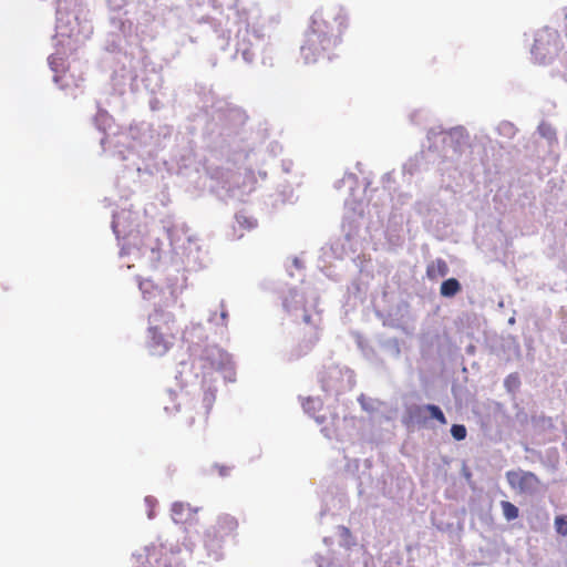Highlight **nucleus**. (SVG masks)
Here are the masks:
<instances>
[{"label": "nucleus", "mask_w": 567, "mask_h": 567, "mask_svg": "<svg viewBox=\"0 0 567 567\" xmlns=\"http://www.w3.org/2000/svg\"><path fill=\"white\" fill-rule=\"evenodd\" d=\"M341 21L333 18L332 21L321 14L312 18L311 27L306 33L300 52L305 63H317L320 60H330L334 49L341 41Z\"/></svg>", "instance_id": "obj_1"}, {"label": "nucleus", "mask_w": 567, "mask_h": 567, "mask_svg": "<svg viewBox=\"0 0 567 567\" xmlns=\"http://www.w3.org/2000/svg\"><path fill=\"white\" fill-rule=\"evenodd\" d=\"M148 348L155 355L165 354L179 332L175 317L163 308H156L148 318Z\"/></svg>", "instance_id": "obj_2"}, {"label": "nucleus", "mask_w": 567, "mask_h": 567, "mask_svg": "<svg viewBox=\"0 0 567 567\" xmlns=\"http://www.w3.org/2000/svg\"><path fill=\"white\" fill-rule=\"evenodd\" d=\"M238 519L230 514H220L216 522L205 532V544L208 547L220 545L237 537Z\"/></svg>", "instance_id": "obj_3"}, {"label": "nucleus", "mask_w": 567, "mask_h": 567, "mask_svg": "<svg viewBox=\"0 0 567 567\" xmlns=\"http://www.w3.org/2000/svg\"><path fill=\"white\" fill-rule=\"evenodd\" d=\"M560 49L559 35L555 31L545 30L535 38L532 54L539 64H545L557 55Z\"/></svg>", "instance_id": "obj_4"}, {"label": "nucleus", "mask_w": 567, "mask_h": 567, "mask_svg": "<svg viewBox=\"0 0 567 567\" xmlns=\"http://www.w3.org/2000/svg\"><path fill=\"white\" fill-rule=\"evenodd\" d=\"M506 480L512 489L518 494L534 495L542 486L538 476L529 471L516 470L506 472Z\"/></svg>", "instance_id": "obj_5"}, {"label": "nucleus", "mask_w": 567, "mask_h": 567, "mask_svg": "<svg viewBox=\"0 0 567 567\" xmlns=\"http://www.w3.org/2000/svg\"><path fill=\"white\" fill-rule=\"evenodd\" d=\"M167 554L162 547H145L132 556L133 567H167Z\"/></svg>", "instance_id": "obj_6"}, {"label": "nucleus", "mask_w": 567, "mask_h": 567, "mask_svg": "<svg viewBox=\"0 0 567 567\" xmlns=\"http://www.w3.org/2000/svg\"><path fill=\"white\" fill-rule=\"evenodd\" d=\"M197 509L192 508L189 504L182 502L174 503L171 508L172 519L176 524H187L194 518Z\"/></svg>", "instance_id": "obj_7"}, {"label": "nucleus", "mask_w": 567, "mask_h": 567, "mask_svg": "<svg viewBox=\"0 0 567 567\" xmlns=\"http://www.w3.org/2000/svg\"><path fill=\"white\" fill-rule=\"evenodd\" d=\"M236 226H234L235 230H239L238 238L244 236V231L252 230L257 227L258 221L251 216H248L246 213L240 212L235 216Z\"/></svg>", "instance_id": "obj_8"}, {"label": "nucleus", "mask_w": 567, "mask_h": 567, "mask_svg": "<svg viewBox=\"0 0 567 567\" xmlns=\"http://www.w3.org/2000/svg\"><path fill=\"white\" fill-rule=\"evenodd\" d=\"M449 274V266L445 260L437 258L431 261L426 267V277L430 280H436Z\"/></svg>", "instance_id": "obj_9"}, {"label": "nucleus", "mask_w": 567, "mask_h": 567, "mask_svg": "<svg viewBox=\"0 0 567 567\" xmlns=\"http://www.w3.org/2000/svg\"><path fill=\"white\" fill-rule=\"evenodd\" d=\"M223 353L217 348H210L205 350V355L200 358L203 361L202 367L203 368H209V369H219L221 365V360L216 361L217 358H221Z\"/></svg>", "instance_id": "obj_10"}, {"label": "nucleus", "mask_w": 567, "mask_h": 567, "mask_svg": "<svg viewBox=\"0 0 567 567\" xmlns=\"http://www.w3.org/2000/svg\"><path fill=\"white\" fill-rule=\"evenodd\" d=\"M461 291V285L457 279L450 278L442 282L440 293L443 297L451 298Z\"/></svg>", "instance_id": "obj_11"}, {"label": "nucleus", "mask_w": 567, "mask_h": 567, "mask_svg": "<svg viewBox=\"0 0 567 567\" xmlns=\"http://www.w3.org/2000/svg\"><path fill=\"white\" fill-rule=\"evenodd\" d=\"M501 507H502L504 517L508 522L518 518L519 511H518V508L513 503H511L508 501H502L501 502Z\"/></svg>", "instance_id": "obj_12"}, {"label": "nucleus", "mask_w": 567, "mask_h": 567, "mask_svg": "<svg viewBox=\"0 0 567 567\" xmlns=\"http://www.w3.org/2000/svg\"><path fill=\"white\" fill-rule=\"evenodd\" d=\"M424 409L430 413L431 417L435 419L440 424L444 425L447 423L444 413L437 405L427 404Z\"/></svg>", "instance_id": "obj_13"}, {"label": "nucleus", "mask_w": 567, "mask_h": 567, "mask_svg": "<svg viewBox=\"0 0 567 567\" xmlns=\"http://www.w3.org/2000/svg\"><path fill=\"white\" fill-rule=\"evenodd\" d=\"M555 529L557 534L567 536V515H558L554 520Z\"/></svg>", "instance_id": "obj_14"}, {"label": "nucleus", "mask_w": 567, "mask_h": 567, "mask_svg": "<svg viewBox=\"0 0 567 567\" xmlns=\"http://www.w3.org/2000/svg\"><path fill=\"white\" fill-rule=\"evenodd\" d=\"M466 427L464 425L454 424L451 427V434L457 441L464 440L466 437Z\"/></svg>", "instance_id": "obj_15"}, {"label": "nucleus", "mask_w": 567, "mask_h": 567, "mask_svg": "<svg viewBox=\"0 0 567 567\" xmlns=\"http://www.w3.org/2000/svg\"><path fill=\"white\" fill-rule=\"evenodd\" d=\"M145 503L148 506L147 516H148V518H153L155 516L154 508L156 505V499L151 496H147V497H145Z\"/></svg>", "instance_id": "obj_16"}, {"label": "nucleus", "mask_w": 567, "mask_h": 567, "mask_svg": "<svg viewBox=\"0 0 567 567\" xmlns=\"http://www.w3.org/2000/svg\"><path fill=\"white\" fill-rule=\"evenodd\" d=\"M220 475H226L227 468L225 466H221L219 470Z\"/></svg>", "instance_id": "obj_17"}]
</instances>
